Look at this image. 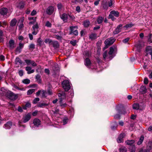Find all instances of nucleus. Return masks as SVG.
<instances>
[{
    "instance_id": "obj_1",
    "label": "nucleus",
    "mask_w": 152,
    "mask_h": 152,
    "mask_svg": "<svg viewBox=\"0 0 152 152\" xmlns=\"http://www.w3.org/2000/svg\"><path fill=\"white\" fill-rule=\"evenodd\" d=\"M63 88L66 91H67L70 88L69 82L68 80H65L62 83Z\"/></svg>"
},
{
    "instance_id": "obj_2",
    "label": "nucleus",
    "mask_w": 152,
    "mask_h": 152,
    "mask_svg": "<svg viewBox=\"0 0 152 152\" xmlns=\"http://www.w3.org/2000/svg\"><path fill=\"white\" fill-rule=\"evenodd\" d=\"M31 113H26L24 115L22 118V122L26 123L29 121L31 118Z\"/></svg>"
},
{
    "instance_id": "obj_3",
    "label": "nucleus",
    "mask_w": 152,
    "mask_h": 152,
    "mask_svg": "<svg viewBox=\"0 0 152 152\" xmlns=\"http://www.w3.org/2000/svg\"><path fill=\"white\" fill-rule=\"evenodd\" d=\"M115 40V38L111 37L106 39L104 42V43L106 46H110L113 44Z\"/></svg>"
},
{
    "instance_id": "obj_4",
    "label": "nucleus",
    "mask_w": 152,
    "mask_h": 152,
    "mask_svg": "<svg viewBox=\"0 0 152 152\" xmlns=\"http://www.w3.org/2000/svg\"><path fill=\"white\" fill-rule=\"evenodd\" d=\"M7 95L8 97L12 100H15L18 98L17 95L12 92H8Z\"/></svg>"
},
{
    "instance_id": "obj_5",
    "label": "nucleus",
    "mask_w": 152,
    "mask_h": 152,
    "mask_svg": "<svg viewBox=\"0 0 152 152\" xmlns=\"http://www.w3.org/2000/svg\"><path fill=\"white\" fill-rule=\"evenodd\" d=\"M103 57L104 60L108 59L111 60L113 58L112 56L109 55V53H107V50H105L103 53Z\"/></svg>"
},
{
    "instance_id": "obj_6",
    "label": "nucleus",
    "mask_w": 152,
    "mask_h": 152,
    "mask_svg": "<svg viewBox=\"0 0 152 152\" xmlns=\"http://www.w3.org/2000/svg\"><path fill=\"white\" fill-rule=\"evenodd\" d=\"M122 25L121 24H119L117 26L116 28L113 31V34H116L121 32L122 28Z\"/></svg>"
},
{
    "instance_id": "obj_7",
    "label": "nucleus",
    "mask_w": 152,
    "mask_h": 152,
    "mask_svg": "<svg viewBox=\"0 0 152 152\" xmlns=\"http://www.w3.org/2000/svg\"><path fill=\"white\" fill-rule=\"evenodd\" d=\"M54 11V8L53 7L50 6L46 10V12L47 14L49 15H51Z\"/></svg>"
},
{
    "instance_id": "obj_8",
    "label": "nucleus",
    "mask_w": 152,
    "mask_h": 152,
    "mask_svg": "<svg viewBox=\"0 0 152 152\" xmlns=\"http://www.w3.org/2000/svg\"><path fill=\"white\" fill-rule=\"evenodd\" d=\"M9 47L11 49H13L15 47L14 41L13 40H10L9 42Z\"/></svg>"
},
{
    "instance_id": "obj_9",
    "label": "nucleus",
    "mask_w": 152,
    "mask_h": 152,
    "mask_svg": "<svg viewBox=\"0 0 152 152\" xmlns=\"http://www.w3.org/2000/svg\"><path fill=\"white\" fill-rule=\"evenodd\" d=\"M101 6L104 9L106 10L108 9V6L106 1L103 0L101 3Z\"/></svg>"
},
{
    "instance_id": "obj_10",
    "label": "nucleus",
    "mask_w": 152,
    "mask_h": 152,
    "mask_svg": "<svg viewBox=\"0 0 152 152\" xmlns=\"http://www.w3.org/2000/svg\"><path fill=\"white\" fill-rule=\"evenodd\" d=\"M8 11L7 8L3 7L0 10V13L2 15H5L7 14Z\"/></svg>"
},
{
    "instance_id": "obj_11",
    "label": "nucleus",
    "mask_w": 152,
    "mask_h": 152,
    "mask_svg": "<svg viewBox=\"0 0 152 152\" xmlns=\"http://www.w3.org/2000/svg\"><path fill=\"white\" fill-rule=\"evenodd\" d=\"M33 123L34 125L38 127L40 125L41 121L39 119L35 118L33 120Z\"/></svg>"
},
{
    "instance_id": "obj_12",
    "label": "nucleus",
    "mask_w": 152,
    "mask_h": 152,
    "mask_svg": "<svg viewBox=\"0 0 152 152\" xmlns=\"http://www.w3.org/2000/svg\"><path fill=\"white\" fill-rule=\"evenodd\" d=\"M59 102L60 107L62 108L66 107L67 105L66 102L64 103V101H63V99H61L59 101Z\"/></svg>"
},
{
    "instance_id": "obj_13",
    "label": "nucleus",
    "mask_w": 152,
    "mask_h": 152,
    "mask_svg": "<svg viewBox=\"0 0 152 152\" xmlns=\"http://www.w3.org/2000/svg\"><path fill=\"white\" fill-rule=\"evenodd\" d=\"M12 125V123L11 122H8L4 125V127L7 129H10Z\"/></svg>"
},
{
    "instance_id": "obj_14",
    "label": "nucleus",
    "mask_w": 152,
    "mask_h": 152,
    "mask_svg": "<svg viewBox=\"0 0 152 152\" xmlns=\"http://www.w3.org/2000/svg\"><path fill=\"white\" fill-rule=\"evenodd\" d=\"M24 46V44L20 43L19 44L18 47H17L15 49V51L16 52H20L21 49H22Z\"/></svg>"
},
{
    "instance_id": "obj_15",
    "label": "nucleus",
    "mask_w": 152,
    "mask_h": 152,
    "mask_svg": "<svg viewBox=\"0 0 152 152\" xmlns=\"http://www.w3.org/2000/svg\"><path fill=\"white\" fill-rule=\"evenodd\" d=\"M26 70L27 71V73L28 74L33 73L34 72V69L31 70V68L30 66H27L26 68Z\"/></svg>"
},
{
    "instance_id": "obj_16",
    "label": "nucleus",
    "mask_w": 152,
    "mask_h": 152,
    "mask_svg": "<svg viewBox=\"0 0 152 152\" xmlns=\"http://www.w3.org/2000/svg\"><path fill=\"white\" fill-rule=\"evenodd\" d=\"M25 3L22 1H20L18 4V7L20 9H23L25 6Z\"/></svg>"
},
{
    "instance_id": "obj_17",
    "label": "nucleus",
    "mask_w": 152,
    "mask_h": 152,
    "mask_svg": "<svg viewBox=\"0 0 152 152\" xmlns=\"http://www.w3.org/2000/svg\"><path fill=\"white\" fill-rule=\"evenodd\" d=\"M17 22V20L16 19L14 18L12 19L10 22V25L11 26L13 27L15 26Z\"/></svg>"
},
{
    "instance_id": "obj_18",
    "label": "nucleus",
    "mask_w": 152,
    "mask_h": 152,
    "mask_svg": "<svg viewBox=\"0 0 152 152\" xmlns=\"http://www.w3.org/2000/svg\"><path fill=\"white\" fill-rule=\"evenodd\" d=\"M61 18L64 21L66 22L67 19V15L66 14L64 13L61 16Z\"/></svg>"
},
{
    "instance_id": "obj_19",
    "label": "nucleus",
    "mask_w": 152,
    "mask_h": 152,
    "mask_svg": "<svg viewBox=\"0 0 152 152\" xmlns=\"http://www.w3.org/2000/svg\"><path fill=\"white\" fill-rule=\"evenodd\" d=\"M91 64L90 59L88 58H86L85 61V64L86 66H89Z\"/></svg>"
},
{
    "instance_id": "obj_20",
    "label": "nucleus",
    "mask_w": 152,
    "mask_h": 152,
    "mask_svg": "<svg viewBox=\"0 0 152 152\" xmlns=\"http://www.w3.org/2000/svg\"><path fill=\"white\" fill-rule=\"evenodd\" d=\"M91 53L89 51L86 50L84 51L83 55L85 58H88L91 56Z\"/></svg>"
},
{
    "instance_id": "obj_21",
    "label": "nucleus",
    "mask_w": 152,
    "mask_h": 152,
    "mask_svg": "<svg viewBox=\"0 0 152 152\" xmlns=\"http://www.w3.org/2000/svg\"><path fill=\"white\" fill-rule=\"evenodd\" d=\"M23 63L22 61L18 57L16 58L15 59V64L17 65L21 64Z\"/></svg>"
},
{
    "instance_id": "obj_22",
    "label": "nucleus",
    "mask_w": 152,
    "mask_h": 152,
    "mask_svg": "<svg viewBox=\"0 0 152 152\" xmlns=\"http://www.w3.org/2000/svg\"><path fill=\"white\" fill-rule=\"evenodd\" d=\"M51 44H52L53 45V46L55 48H58L59 46L58 43L57 41H52Z\"/></svg>"
},
{
    "instance_id": "obj_23",
    "label": "nucleus",
    "mask_w": 152,
    "mask_h": 152,
    "mask_svg": "<svg viewBox=\"0 0 152 152\" xmlns=\"http://www.w3.org/2000/svg\"><path fill=\"white\" fill-rule=\"evenodd\" d=\"M77 26H72L70 27V31L69 33V34H72V32L74 31L75 30H77Z\"/></svg>"
},
{
    "instance_id": "obj_24",
    "label": "nucleus",
    "mask_w": 152,
    "mask_h": 152,
    "mask_svg": "<svg viewBox=\"0 0 152 152\" xmlns=\"http://www.w3.org/2000/svg\"><path fill=\"white\" fill-rule=\"evenodd\" d=\"M31 107V104L29 102H26L25 106H23V108L24 110H26L27 108H30Z\"/></svg>"
},
{
    "instance_id": "obj_25",
    "label": "nucleus",
    "mask_w": 152,
    "mask_h": 152,
    "mask_svg": "<svg viewBox=\"0 0 152 152\" xmlns=\"http://www.w3.org/2000/svg\"><path fill=\"white\" fill-rule=\"evenodd\" d=\"M110 13L116 17H118L119 15V12L118 11H115V10H113L111 11L110 12Z\"/></svg>"
},
{
    "instance_id": "obj_26",
    "label": "nucleus",
    "mask_w": 152,
    "mask_h": 152,
    "mask_svg": "<svg viewBox=\"0 0 152 152\" xmlns=\"http://www.w3.org/2000/svg\"><path fill=\"white\" fill-rule=\"evenodd\" d=\"M90 22L88 20H86L83 22V25L85 27H88L90 25Z\"/></svg>"
},
{
    "instance_id": "obj_27",
    "label": "nucleus",
    "mask_w": 152,
    "mask_h": 152,
    "mask_svg": "<svg viewBox=\"0 0 152 152\" xmlns=\"http://www.w3.org/2000/svg\"><path fill=\"white\" fill-rule=\"evenodd\" d=\"M104 20V18L102 16L98 17L97 19V23L99 24H101L102 23Z\"/></svg>"
},
{
    "instance_id": "obj_28",
    "label": "nucleus",
    "mask_w": 152,
    "mask_h": 152,
    "mask_svg": "<svg viewBox=\"0 0 152 152\" xmlns=\"http://www.w3.org/2000/svg\"><path fill=\"white\" fill-rule=\"evenodd\" d=\"M144 139V137L143 135H142L141 137H140L139 140L137 142V144L138 145H140L141 144Z\"/></svg>"
},
{
    "instance_id": "obj_29",
    "label": "nucleus",
    "mask_w": 152,
    "mask_h": 152,
    "mask_svg": "<svg viewBox=\"0 0 152 152\" xmlns=\"http://www.w3.org/2000/svg\"><path fill=\"white\" fill-rule=\"evenodd\" d=\"M89 38L92 40L95 39L96 38V35L95 34H92L90 35Z\"/></svg>"
},
{
    "instance_id": "obj_30",
    "label": "nucleus",
    "mask_w": 152,
    "mask_h": 152,
    "mask_svg": "<svg viewBox=\"0 0 152 152\" xmlns=\"http://www.w3.org/2000/svg\"><path fill=\"white\" fill-rule=\"evenodd\" d=\"M48 105V104L44 103H41L39 104L38 105V107H43L46 106H47Z\"/></svg>"
},
{
    "instance_id": "obj_31",
    "label": "nucleus",
    "mask_w": 152,
    "mask_h": 152,
    "mask_svg": "<svg viewBox=\"0 0 152 152\" xmlns=\"http://www.w3.org/2000/svg\"><path fill=\"white\" fill-rule=\"evenodd\" d=\"M134 142V141L133 140H127L126 142V143L129 145H132V144Z\"/></svg>"
},
{
    "instance_id": "obj_32",
    "label": "nucleus",
    "mask_w": 152,
    "mask_h": 152,
    "mask_svg": "<svg viewBox=\"0 0 152 152\" xmlns=\"http://www.w3.org/2000/svg\"><path fill=\"white\" fill-rule=\"evenodd\" d=\"M146 51L149 52V54L151 55H152V48L149 46L147 47L146 49Z\"/></svg>"
},
{
    "instance_id": "obj_33",
    "label": "nucleus",
    "mask_w": 152,
    "mask_h": 152,
    "mask_svg": "<svg viewBox=\"0 0 152 152\" xmlns=\"http://www.w3.org/2000/svg\"><path fill=\"white\" fill-rule=\"evenodd\" d=\"M114 48L113 47H110V51L108 52L109 55H110L111 56H112V55L114 51Z\"/></svg>"
},
{
    "instance_id": "obj_34",
    "label": "nucleus",
    "mask_w": 152,
    "mask_h": 152,
    "mask_svg": "<svg viewBox=\"0 0 152 152\" xmlns=\"http://www.w3.org/2000/svg\"><path fill=\"white\" fill-rule=\"evenodd\" d=\"M35 91V89H31L28 90L27 92V94L30 95L33 92Z\"/></svg>"
},
{
    "instance_id": "obj_35",
    "label": "nucleus",
    "mask_w": 152,
    "mask_h": 152,
    "mask_svg": "<svg viewBox=\"0 0 152 152\" xmlns=\"http://www.w3.org/2000/svg\"><path fill=\"white\" fill-rule=\"evenodd\" d=\"M40 77H41L40 75L38 74L36 76V79L39 83H41V80Z\"/></svg>"
},
{
    "instance_id": "obj_36",
    "label": "nucleus",
    "mask_w": 152,
    "mask_h": 152,
    "mask_svg": "<svg viewBox=\"0 0 152 152\" xmlns=\"http://www.w3.org/2000/svg\"><path fill=\"white\" fill-rule=\"evenodd\" d=\"M30 80L28 79H24L22 80V83L25 84H28L30 83Z\"/></svg>"
},
{
    "instance_id": "obj_37",
    "label": "nucleus",
    "mask_w": 152,
    "mask_h": 152,
    "mask_svg": "<svg viewBox=\"0 0 152 152\" xmlns=\"http://www.w3.org/2000/svg\"><path fill=\"white\" fill-rule=\"evenodd\" d=\"M24 21V19H22L20 20V23L19 26V29H22L24 27L23 22Z\"/></svg>"
},
{
    "instance_id": "obj_38",
    "label": "nucleus",
    "mask_w": 152,
    "mask_h": 152,
    "mask_svg": "<svg viewBox=\"0 0 152 152\" xmlns=\"http://www.w3.org/2000/svg\"><path fill=\"white\" fill-rule=\"evenodd\" d=\"M139 107V104H134L133 105V109L136 110H138Z\"/></svg>"
},
{
    "instance_id": "obj_39",
    "label": "nucleus",
    "mask_w": 152,
    "mask_h": 152,
    "mask_svg": "<svg viewBox=\"0 0 152 152\" xmlns=\"http://www.w3.org/2000/svg\"><path fill=\"white\" fill-rule=\"evenodd\" d=\"M119 151L120 152H126L127 149L125 147H122L120 148Z\"/></svg>"
},
{
    "instance_id": "obj_40",
    "label": "nucleus",
    "mask_w": 152,
    "mask_h": 152,
    "mask_svg": "<svg viewBox=\"0 0 152 152\" xmlns=\"http://www.w3.org/2000/svg\"><path fill=\"white\" fill-rule=\"evenodd\" d=\"M140 91L142 93H145L146 92V89L145 87L143 86L140 89Z\"/></svg>"
},
{
    "instance_id": "obj_41",
    "label": "nucleus",
    "mask_w": 152,
    "mask_h": 152,
    "mask_svg": "<svg viewBox=\"0 0 152 152\" xmlns=\"http://www.w3.org/2000/svg\"><path fill=\"white\" fill-rule=\"evenodd\" d=\"M39 28V26L38 25V23H36L34 25L32 26V29H36V30H38V29Z\"/></svg>"
},
{
    "instance_id": "obj_42",
    "label": "nucleus",
    "mask_w": 152,
    "mask_h": 152,
    "mask_svg": "<svg viewBox=\"0 0 152 152\" xmlns=\"http://www.w3.org/2000/svg\"><path fill=\"white\" fill-rule=\"evenodd\" d=\"M47 92L46 91H41V97L42 98L45 97L46 96Z\"/></svg>"
},
{
    "instance_id": "obj_43",
    "label": "nucleus",
    "mask_w": 152,
    "mask_h": 152,
    "mask_svg": "<svg viewBox=\"0 0 152 152\" xmlns=\"http://www.w3.org/2000/svg\"><path fill=\"white\" fill-rule=\"evenodd\" d=\"M57 7L59 11H61L63 7L62 4L61 3H59L57 4Z\"/></svg>"
},
{
    "instance_id": "obj_44",
    "label": "nucleus",
    "mask_w": 152,
    "mask_h": 152,
    "mask_svg": "<svg viewBox=\"0 0 152 152\" xmlns=\"http://www.w3.org/2000/svg\"><path fill=\"white\" fill-rule=\"evenodd\" d=\"M66 94L65 93L63 92L62 93V96L61 97H60L59 100H60V99H63V101H64V99H66Z\"/></svg>"
},
{
    "instance_id": "obj_45",
    "label": "nucleus",
    "mask_w": 152,
    "mask_h": 152,
    "mask_svg": "<svg viewBox=\"0 0 152 152\" xmlns=\"http://www.w3.org/2000/svg\"><path fill=\"white\" fill-rule=\"evenodd\" d=\"M42 40L41 38H39L37 39V42L40 46L42 44Z\"/></svg>"
},
{
    "instance_id": "obj_46",
    "label": "nucleus",
    "mask_w": 152,
    "mask_h": 152,
    "mask_svg": "<svg viewBox=\"0 0 152 152\" xmlns=\"http://www.w3.org/2000/svg\"><path fill=\"white\" fill-rule=\"evenodd\" d=\"M133 26V25L132 24H126L125 26H124V28H131Z\"/></svg>"
},
{
    "instance_id": "obj_47",
    "label": "nucleus",
    "mask_w": 152,
    "mask_h": 152,
    "mask_svg": "<svg viewBox=\"0 0 152 152\" xmlns=\"http://www.w3.org/2000/svg\"><path fill=\"white\" fill-rule=\"evenodd\" d=\"M52 41L49 39H45L44 41V42L46 43H48L50 44H51Z\"/></svg>"
},
{
    "instance_id": "obj_48",
    "label": "nucleus",
    "mask_w": 152,
    "mask_h": 152,
    "mask_svg": "<svg viewBox=\"0 0 152 152\" xmlns=\"http://www.w3.org/2000/svg\"><path fill=\"white\" fill-rule=\"evenodd\" d=\"M39 101V98H36L34 99L33 101V103L36 104Z\"/></svg>"
},
{
    "instance_id": "obj_49",
    "label": "nucleus",
    "mask_w": 152,
    "mask_h": 152,
    "mask_svg": "<svg viewBox=\"0 0 152 152\" xmlns=\"http://www.w3.org/2000/svg\"><path fill=\"white\" fill-rule=\"evenodd\" d=\"M109 18L111 19L112 20H114L115 19V18L114 17V16L110 13L109 15Z\"/></svg>"
},
{
    "instance_id": "obj_50",
    "label": "nucleus",
    "mask_w": 152,
    "mask_h": 152,
    "mask_svg": "<svg viewBox=\"0 0 152 152\" xmlns=\"http://www.w3.org/2000/svg\"><path fill=\"white\" fill-rule=\"evenodd\" d=\"M123 138L119 136L117 140V141L118 143H121L123 142Z\"/></svg>"
},
{
    "instance_id": "obj_51",
    "label": "nucleus",
    "mask_w": 152,
    "mask_h": 152,
    "mask_svg": "<svg viewBox=\"0 0 152 152\" xmlns=\"http://www.w3.org/2000/svg\"><path fill=\"white\" fill-rule=\"evenodd\" d=\"M25 61L26 63L28 65H30V64H31V62L32 61L28 59H26L25 60Z\"/></svg>"
},
{
    "instance_id": "obj_52",
    "label": "nucleus",
    "mask_w": 152,
    "mask_h": 152,
    "mask_svg": "<svg viewBox=\"0 0 152 152\" xmlns=\"http://www.w3.org/2000/svg\"><path fill=\"white\" fill-rule=\"evenodd\" d=\"M76 43V41L75 40H71L70 42V43L73 46H75V45Z\"/></svg>"
},
{
    "instance_id": "obj_53",
    "label": "nucleus",
    "mask_w": 152,
    "mask_h": 152,
    "mask_svg": "<svg viewBox=\"0 0 152 152\" xmlns=\"http://www.w3.org/2000/svg\"><path fill=\"white\" fill-rule=\"evenodd\" d=\"M45 26L48 27H51V24L49 21H47L46 22Z\"/></svg>"
},
{
    "instance_id": "obj_54",
    "label": "nucleus",
    "mask_w": 152,
    "mask_h": 152,
    "mask_svg": "<svg viewBox=\"0 0 152 152\" xmlns=\"http://www.w3.org/2000/svg\"><path fill=\"white\" fill-rule=\"evenodd\" d=\"M33 31L32 32V34L34 35H36L38 32V30H36V29H33Z\"/></svg>"
},
{
    "instance_id": "obj_55",
    "label": "nucleus",
    "mask_w": 152,
    "mask_h": 152,
    "mask_svg": "<svg viewBox=\"0 0 152 152\" xmlns=\"http://www.w3.org/2000/svg\"><path fill=\"white\" fill-rule=\"evenodd\" d=\"M14 87L15 89H18V90H19L23 91L25 90V88H19V87H18V86H14Z\"/></svg>"
},
{
    "instance_id": "obj_56",
    "label": "nucleus",
    "mask_w": 152,
    "mask_h": 152,
    "mask_svg": "<svg viewBox=\"0 0 152 152\" xmlns=\"http://www.w3.org/2000/svg\"><path fill=\"white\" fill-rule=\"evenodd\" d=\"M29 49H34L35 48V45L33 44H31L29 46Z\"/></svg>"
},
{
    "instance_id": "obj_57",
    "label": "nucleus",
    "mask_w": 152,
    "mask_h": 152,
    "mask_svg": "<svg viewBox=\"0 0 152 152\" xmlns=\"http://www.w3.org/2000/svg\"><path fill=\"white\" fill-rule=\"evenodd\" d=\"M132 149H131L130 152H135L136 150L134 145L132 146Z\"/></svg>"
},
{
    "instance_id": "obj_58",
    "label": "nucleus",
    "mask_w": 152,
    "mask_h": 152,
    "mask_svg": "<svg viewBox=\"0 0 152 152\" xmlns=\"http://www.w3.org/2000/svg\"><path fill=\"white\" fill-rule=\"evenodd\" d=\"M118 112L120 114H123L124 115H125L126 113V112L124 110H121V112L118 111Z\"/></svg>"
},
{
    "instance_id": "obj_59",
    "label": "nucleus",
    "mask_w": 152,
    "mask_h": 152,
    "mask_svg": "<svg viewBox=\"0 0 152 152\" xmlns=\"http://www.w3.org/2000/svg\"><path fill=\"white\" fill-rule=\"evenodd\" d=\"M18 74L21 77L23 75V72L22 70H20L19 71Z\"/></svg>"
},
{
    "instance_id": "obj_60",
    "label": "nucleus",
    "mask_w": 152,
    "mask_h": 152,
    "mask_svg": "<svg viewBox=\"0 0 152 152\" xmlns=\"http://www.w3.org/2000/svg\"><path fill=\"white\" fill-rule=\"evenodd\" d=\"M129 39V38L128 37L126 38L123 40V42L124 43H126L127 42Z\"/></svg>"
},
{
    "instance_id": "obj_61",
    "label": "nucleus",
    "mask_w": 152,
    "mask_h": 152,
    "mask_svg": "<svg viewBox=\"0 0 152 152\" xmlns=\"http://www.w3.org/2000/svg\"><path fill=\"white\" fill-rule=\"evenodd\" d=\"M76 10L78 12H80V7L79 6H77L76 8Z\"/></svg>"
},
{
    "instance_id": "obj_62",
    "label": "nucleus",
    "mask_w": 152,
    "mask_h": 152,
    "mask_svg": "<svg viewBox=\"0 0 152 152\" xmlns=\"http://www.w3.org/2000/svg\"><path fill=\"white\" fill-rule=\"evenodd\" d=\"M23 108H22L20 106H18V111L20 112H23Z\"/></svg>"
},
{
    "instance_id": "obj_63",
    "label": "nucleus",
    "mask_w": 152,
    "mask_h": 152,
    "mask_svg": "<svg viewBox=\"0 0 152 152\" xmlns=\"http://www.w3.org/2000/svg\"><path fill=\"white\" fill-rule=\"evenodd\" d=\"M36 13V11L35 10H33L31 13V15L32 16H34L35 15Z\"/></svg>"
},
{
    "instance_id": "obj_64",
    "label": "nucleus",
    "mask_w": 152,
    "mask_h": 152,
    "mask_svg": "<svg viewBox=\"0 0 152 152\" xmlns=\"http://www.w3.org/2000/svg\"><path fill=\"white\" fill-rule=\"evenodd\" d=\"M144 84H148V79L147 78H145L144 80Z\"/></svg>"
}]
</instances>
